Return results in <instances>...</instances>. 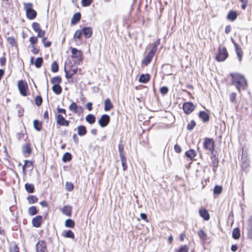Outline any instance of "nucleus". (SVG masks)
<instances>
[{"label":"nucleus","instance_id":"f257e3e1","mask_svg":"<svg viewBox=\"0 0 252 252\" xmlns=\"http://www.w3.org/2000/svg\"><path fill=\"white\" fill-rule=\"evenodd\" d=\"M231 84L234 85L239 93L245 90L248 87V81L246 77L238 73H230Z\"/></svg>","mask_w":252,"mask_h":252},{"label":"nucleus","instance_id":"f03ea898","mask_svg":"<svg viewBox=\"0 0 252 252\" xmlns=\"http://www.w3.org/2000/svg\"><path fill=\"white\" fill-rule=\"evenodd\" d=\"M57 111L55 119L57 126L68 127L70 125V122L65 119L66 110L64 108H57Z\"/></svg>","mask_w":252,"mask_h":252},{"label":"nucleus","instance_id":"7ed1b4c3","mask_svg":"<svg viewBox=\"0 0 252 252\" xmlns=\"http://www.w3.org/2000/svg\"><path fill=\"white\" fill-rule=\"evenodd\" d=\"M33 4L31 2L24 3V9L26 12V17L29 20H33L37 16V12L33 9Z\"/></svg>","mask_w":252,"mask_h":252},{"label":"nucleus","instance_id":"20e7f679","mask_svg":"<svg viewBox=\"0 0 252 252\" xmlns=\"http://www.w3.org/2000/svg\"><path fill=\"white\" fill-rule=\"evenodd\" d=\"M203 148L208 153L213 154L215 150V140L212 138L205 137L203 142Z\"/></svg>","mask_w":252,"mask_h":252},{"label":"nucleus","instance_id":"39448f33","mask_svg":"<svg viewBox=\"0 0 252 252\" xmlns=\"http://www.w3.org/2000/svg\"><path fill=\"white\" fill-rule=\"evenodd\" d=\"M228 57V53L224 46H220L216 53L215 59L219 62H224Z\"/></svg>","mask_w":252,"mask_h":252},{"label":"nucleus","instance_id":"423d86ee","mask_svg":"<svg viewBox=\"0 0 252 252\" xmlns=\"http://www.w3.org/2000/svg\"><path fill=\"white\" fill-rule=\"evenodd\" d=\"M70 50L71 52V58L74 63L78 64H80L83 59L82 51L75 48H70Z\"/></svg>","mask_w":252,"mask_h":252},{"label":"nucleus","instance_id":"0eeeda50","mask_svg":"<svg viewBox=\"0 0 252 252\" xmlns=\"http://www.w3.org/2000/svg\"><path fill=\"white\" fill-rule=\"evenodd\" d=\"M17 86L19 91L22 96H26L29 94V87L26 80H19L18 82Z\"/></svg>","mask_w":252,"mask_h":252},{"label":"nucleus","instance_id":"6e6552de","mask_svg":"<svg viewBox=\"0 0 252 252\" xmlns=\"http://www.w3.org/2000/svg\"><path fill=\"white\" fill-rule=\"evenodd\" d=\"M22 151L25 158L29 157L32 153V149L31 143L28 142L24 144L22 147Z\"/></svg>","mask_w":252,"mask_h":252},{"label":"nucleus","instance_id":"1a4fd4ad","mask_svg":"<svg viewBox=\"0 0 252 252\" xmlns=\"http://www.w3.org/2000/svg\"><path fill=\"white\" fill-rule=\"evenodd\" d=\"M32 27L33 31L37 33L38 36L43 37L45 35L46 32L44 30H42L39 23L37 22H33Z\"/></svg>","mask_w":252,"mask_h":252},{"label":"nucleus","instance_id":"9d476101","mask_svg":"<svg viewBox=\"0 0 252 252\" xmlns=\"http://www.w3.org/2000/svg\"><path fill=\"white\" fill-rule=\"evenodd\" d=\"M195 106L191 102H186L183 104L184 113L187 115L191 114L195 109Z\"/></svg>","mask_w":252,"mask_h":252},{"label":"nucleus","instance_id":"9b49d317","mask_svg":"<svg viewBox=\"0 0 252 252\" xmlns=\"http://www.w3.org/2000/svg\"><path fill=\"white\" fill-rule=\"evenodd\" d=\"M155 54L156 53L155 52H153V51L150 50L146 56L145 57H144V59L142 60V61H141L142 64L145 66H146L148 65H149L151 63Z\"/></svg>","mask_w":252,"mask_h":252},{"label":"nucleus","instance_id":"f8f14e48","mask_svg":"<svg viewBox=\"0 0 252 252\" xmlns=\"http://www.w3.org/2000/svg\"><path fill=\"white\" fill-rule=\"evenodd\" d=\"M110 121V116L107 114H103L101 116L100 118L98 121V123L101 127H104L106 126L109 124Z\"/></svg>","mask_w":252,"mask_h":252},{"label":"nucleus","instance_id":"ddd939ff","mask_svg":"<svg viewBox=\"0 0 252 252\" xmlns=\"http://www.w3.org/2000/svg\"><path fill=\"white\" fill-rule=\"evenodd\" d=\"M69 110L75 114H80L83 112V107L81 106L78 105L75 102H72L69 106Z\"/></svg>","mask_w":252,"mask_h":252},{"label":"nucleus","instance_id":"4468645a","mask_svg":"<svg viewBox=\"0 0 252 252\" xmlns=\"http://www.w3.org/2000/svg\"><path fill=\"white\" fill-rule=\"evenodd\" d=\"M80 30V31L82 32H81L83 36H84L85 38L88 39L90 38L93 34V29L91 27H83Z\"/></svg>","mask_w":252,"mask_h":252},{"label":"nucleus","instance_id":"2eb2a0df","mask_svg":"<svg viewBox=\"0 0 252 252\" xmlns=\"http://www.w3.org/2000/svg\"><path fill=\"white\" fill-rule=\"evenodd\" d=\"M82 32L80 31V30H77L75 32L73 35V40L76 42V45H81L83 43L82 41V36L83 35L82 34Z\"/></svg>","mask_w":252,"mask_h":252},{"label":"nucleus","instance_id":"dca6fc26","mask_svg":"<svg viewBox=\"0 0 252 252\" xmlns=\"http://www.w3.org/2000/svg\"><path fill=\"white\" fill-rule=\"evenodd\" d=\"M36 252H47V249L45 242L43 241H39L36 245Z\"/></svg>","mask_w":252,"mask_h":252},{"label":"nucleus","instance_id":"f3484780","mask_svg":"<svg viewBox=\"0 0 252 252\" xmlns=\"http://www.w3.org/2000/svg\"><path fill=\"white\" fill-rule=\"evenodd\" d=\"M32 222L34 227L38 228L41 226L43 222V217L40 215L36 216L32 219Z\"/></svg>","mask_w":252,"mask_h":252},{"label":"nucleus","instance_id":"a211bd4d","mask_svg":"<svg viewBox=\"0 0 252 252\" xmlns=\"http://www.w3.org/2000/svg\"><path fill=\"white\" fill-rule=\"evenodd\" d=\"M65 77L69 79L71 78L72 77L77 73L78 69L76 67H73L71 66L68 70H66L65 68Z\"/></svg>","mask_w":252,"mask_h":252},{"label":"nucleus","instance_id":"6ab92c4d","mask_svg":"<svg viewBox=\"0 0 252 252\" xmlns=\"http://www.w3.org/2000/svg\"><path fill=\"white\" fill-rule=\"evenodd\" d=\"M238 13L236 10H230L227 13L226 19L231 22L234 21L237 18Z\"/></svg>","mask_w":252,"mask_h":252},{"label":"nucleus","instance_id":"aec40b11","mask_svg":"<svg viewBox=\"0 0 252 252\" xmlns=\"http://www.w3.org/2000/svg\"><path fill=\"white\" fill-rule=\"evenodd\" d=\"M198 117L204 123L208 122L210 118L209 112L204 111H200L198 113Z\"/></svg>","mask_w":252,"mask_h":252},{"label":"nucleus","instance_id":"412c9836","mask_svg":"<svg viewBox=\"0 0 252 252\" xmlns=\"http://www.w3.org/2000/svg\"><path fill=\"white\" fill-rule=\"evenodd\" d=\"M34 58L33 57H31V61H30L31 64H34L36 68L41 67L43 64V58L42 57H38V58H36V59L35 60V61L34 62Z\"/></svg>","mask_w":252,"mask_h":252},{"label":"nucleus","instance_id":"4be33fe9","mask_svg":"<svg viewBox=\"0 0 252 252\" xmlns=\"http://www.w3.org/2000/svg\"><path fill=\"white\" fill-rule=\"evenodd\" d=\"M211 160L212 162V166H213V170L214 172L216 171L217 168L219 165L218 158L216 154H212L211 156Z\"/></svg>","mask_w":252,"mask_h":252},{"label":"nucleus","instance_id":"5701e85b","mask_svg":"<svg viewBox=\"0 0 252 252\" xmlns=\"http://www.w3.org/2000/svg\"><path fill=\"white\" fill-rule=\"evenodd\" d=\"M199 214L200 216L204 220L208 221L210 218V216L206 209L201 208L199 210Z\"/></svg>","mask_w":252,"mask_h":252},{"label":"nucleus","instance_id":"b1692460","mask_svg":"<svg viewBox=\"0 0 252 252\" xmlns=\"http://www.w3.org/2000/svg\"><path fill=\"white\" fill-rule=\"evenodd\" d=\"M24 164L22 167V172L23 175H25L26 174V168L31 167V170H32L33 168V163L34 161L25 160L24 161Z\"/></svg>","mask_w":252,"mask_h":252},{"label":"nucleus","instance_id":"393cba45","mask_svg":"<svg viewBox=\"0 0 252 252\" xmlns=\"http://www.w3.org/2000/svg\"><path fill=\"white\" fill-rule=\"evenodd\" d=\"M151 79V75L149 73L141 74L138 79V81L142 83H147Z\"/></svg>","mask_w":252,"mask_h":252},{"label":"nucleus","instance_id":"a878e982","mask_svg":"<svg viewBox=\"0 0 252 252\" xmlns=\"http://www.w3.org/2000/svg\"><path fill=\"white\" fill-rule=\"evenodd\" d=\"M234 47L238 60L239 62H241L243 56V51L241 47L236 43H234Z\"/></svg>","mask_w":252,"mask_h":252},{"label":"nucleus","instance_id":"bb28decb","mask_svg":"<svg viewBox=\"0 0 252 252\" xmlns=\"http://www.w3.org/2000/svg\"><path fill=\"white\" fill-rule=\"evenodd\" d=\"M62 212L67 217H70L72 215V208L69 205H66L61 209Z\"/></svg>","mask_w":252,"mask_h":252},{"label":"nucleus","instance_id":"cd10ccee","mask_svg":"<svg viewBox=\"0 0 252 252\" xmlns=\"http://www.w3.org/2000/svg\"><path fill=\"white\" fill-rule=\"evenodd\" d=\"M185 156L190 160H193L196 156V153L193 149H190L185 152Z\"/></svg>","mask_w":252,"mask_h":252},{"label":"nucleus","instance_id":"c85d7f7f","mask_svg":"<svg viewBox=\"0 0 252 252\" xmlns=\"http://www.w3.org/2000/svg\"><path fill=\"white\" fill-rule=\"evenodd\" d=\"M104 110L105 111H110L113 108V105L110 98H106L104 102Z\"/></svg>","mask_w":252,"mask_h":252},{"label":"nucleus","instance_id":"c756f323","mask_svg":"<svg viewBox=\"0 0 252 252\" xmlns=\"http://www.w3.org/2000/svg\"><path fill=\"white\" fill-rule=\"evenodd\" d=\"M81 15L80 13L77 12L74 14L71 20V24L73 25L76 24L81 19Z\"/></svg>","mask_w":252,"mask_h":252},{"label":"nucleus","instance_id":"7c9ffc66","mask_svg":"<svg viewBox=\"0 0 252 252\" xmlns=\"http://www.w3.org/2000/svg\"><path fill=\"white\" fill-rule=\"evenodd\" d=\"M62 82V79L60 76H56L51 79V83L53 85H60Z\"/></svg>","mask_w":252,"mask_h":252},{"label":"nucleus","instance_id":"2f4dec72","mask_svg":"<svg viewBox=\"0 0 252 252\" xmlns=\"http://www.w3.org/2000/svg\"><path fill=\"white\" fill-rule=\"evenodd\" d=\"M78 134L80 136H84L87 132L86 127L83 125L79 126L77 127Z\"/></svg>","mask_w":252,"mask_h":252},{"label":"nucleus","instance_id":"473e14b6","mask_svg":"<svg viewBox=\"0 0 252 252\" xmlns=\"http://www.w3.org/2000/svg\"><path fill=\"white\" fill-rule=\"evenodd\" d=\"M248 237L252 239V215L248 220Z\"/></svg>","mask_w":252,"mask_h":252},{"label":"nucleus","instance_id":"72a5a7b5","mask_svg":"<svg viewBox=\"0 0 252 252\" xmlns=\"http://www.w3.org/2000/svg\"><path fill=\"white\" fill-rule=\"evenodd\" d=\"M62 236L65 238H74V234L71 230H64L62 233Z\"/></svg>","mask_w":252,"mask_h":252},{"label":"nucleus","instance_id":"f704fd0d","mask_svg":"<svg viewBox=\"0 0 252 252\" xmlns=\"http://www.w3.org/2000/svg\"><path fill=\"white\" fill-rule=\"evenodd\" d=\"M85 119L86 121L91 125L94 124L96 120L95 116L92 114H90L87 115Z\"/></svg>","mask_w":252,"mask_h":252},{"label":"nucleus","instance_id":"c9c22d12","mask_svg":"<svg viewBox=\"0 0 252 252\" xmlns=\"http://www.w3.org/2000/svg\"><path fill=\"white\" fill-rule=\"evenodd\" d=\"M16 138L18 141L22 140L26 141L28 139V136L26 133L19 132L16 134Z\"/></svg>","mask_w":252,"mask_h":252},{"label":"nucleus","instance_id":"e433bc0d","mask_svg":"<svg viewBox=\"0 0 252 252\" xmlns=\"http://www.w3.org/2000/svg\"><path fill=\"white\" fill-rule=\"evenodd\" d=\"M33 127L38 131H40L42 128V123L37 120L33 121Z\"/></svg>","mask_w":252,"mask_h":252},{"label":"nucleus","instance_id":"4c0bfd02","mask_svg":"<svg viewBox=\"0 0 252 252\" xmlns=\"http://www.w3.org/2000/svg\"><path fill=\"white\" fill-rule=\"evenodd\" d=\"M38 37L39 36H38V35H37V36L32 35L30 37L29 42L30 43L31 46L36 45L38 41Z\"/></svg>","mask_w":252,"mask_h":252},{"label":"nucleus","instance_id":"58836bf2","mask_svg":"<svg viewBox=\"0 0 252 252\" xmlns=\"http://www.w3.org/2000/svg\"><path fill=\"white\" fill-rule=\"evenodd\" d=\"M28 214L30 216H34L38 213V210L35 206H32L28 209Z\"/></svg>","mask_w":252,"mask_h":252},{"label":"nucleus","instance_id":"ea45409f","mask_svg":"<svg viewBox=\"0 0 252 252\" xmlns=\"http://www.w3.org/2000/svg\"><path fill=\"white\" fill-rule=\"evenodd\" d=\"M39 38H42L41 42L43 43L44 47L47 48L51 46L52 42L50 41L47 40V37H45V35L43 37H39Z\"/></svg>","mask_w":252,"mask_h":252},{"label":"nucleus","instance_id":"a19ab883","mask_svg":"<svg viewBox=\"0 0 252 252\" xmlns=\"http://www.w3.org/2000/svg\"><path fill=\"white\" fill-rule=\"evenodd\" d=\"M52 89L54 93L57 95L60 94L62 92V88L60 85H53Z\"/></svg>","mask_w":252,"mask_h":252},{"label":"nucleus","instance_id":"79ce46f5","mask_svg":"<svg viewBox=\"0 0 252 252\" xmlns=\"http://www.w3.org/2000/svg\"><path fill=\"white\" fill-rule=\"evenodd\" d=\"M27 200L28 201L29 203L32 204L37 202L38 198L35 195H31L27 197Z\"/></svg>","mask_w":252,"mask_h":252},{"label":"nucleus","instance_id":"37998d69","mask_svg":"<svg viewBox=\"0 0 252 252\" xmlns=\"http://www.w3.org/2000/svg\"><path fill=\"white\" fill-rule=\"evenodd\" d=\"M7 41L11 46L18 47V43L14 36H10L7 38Z\"/></svg>","mask_w":252,"mask_h":252},{"label":"nucleus","instance_id":"c03bdc74","mask_svg":"<svg viewBox=\"0 0 252 252\" xmlns=\"http://www.w3.org/2000/svg\"><path fill=\"white\" fill-rule=\"evenodd\" d=\"M189 247L187 245H183L176 249L175 252H189Z\"/></svg>","mask_w":252,"mask_h":252},{"label":"nucleus","instance_id":"a18cd8bd","mask_svg":"<svg viewBox=\"0 0 252 252\" xmlns=\"http://www.w3.org/2000/svg\"><path fill=\"white\" fill-rule=\"evenodd\" d=\"M240 236V231L239 228H235L232 231V237L234 239H238Z\"/></svg>","mask_w":252,"mask_h":252},{"label":"nucleus","instance_id":"49530a36","mask_svg":"<svg viewBox=\"0 0 252 252\" xmlns=\"http://www.w3.org/2000/svg\"><path fill=\"white\" fill-rule=\"evenodd\" d=\"M26 190L29 193H32L34 191V185L32 184L26 183L25 185Z\"/></svg>","mask_w":252,"mask_h":252},{"label":"nucleus","instance_id":"de8ad7c7","mask_svg":"<svg viewBox=\"0 0 252 252\" xmlns=\"http://www.w3.org/2000/svg\"><path fill=\"white\" fill-rule=\"evenodd\" d=\"M241 161L242 162V168L244 167L246 168L249 165V161L243 153L241 157Z\"/></svg>","mask_w":252,"mask_h":252},{"label":"nucleus","instance_id":"09e8293b","mask_svg":"<svg viewBox=\"0 0 252 252\" xmlns=\"http://www.w3.org/2000/svg\"><path fill=\"white\" fill-rule=\"evenodd\" d=\"M222 192V187L221 186L216 185L213 189L214 194H220Z\"/></svg>","mask_w":252,"mask_h":252},{"label":"nucleus","instance_id":"8fccbe9b","mask_svg":"<svg viewBox=\"0 0 252 252\" xmlns=\"http://www.w3.org/2000/svg\"><path fill=\"white\" fill-rule=\"evenodd\" d=\"M65 226L66 227L73 228L75 227V222L71 219H67L65 221Z\"/></svg>","mask_w":252,"mask_h":252},{"label":"nucleus","instance_id":"3c124183","mask_svg":"<svg viewBox=\"0 0 252 252\" xmlns=\"http://www.w3.org/2000/svg\"><path fill=\"white\" fill-rule=\"evenodd\" d=\"M72 159L71 154L69 153H65L63 157V161L64 162L69 161Z\"/></svg>","mask_w":252,"mask_h":252},{"label":"nucleus","instance_id":"603ef678","mask_svg":"<svg viewBox=\"0 0 252 252\" xmlns=\"http://www.w3.org/2000/svg\"><path fill=\"white\" fill-rule=\"evenodd\" d=\"M160 39H158L156 41L154 42L153 47H152L150 50L156 53L158 49V46L160 44Z\"/></svg>","mask_w":252,"mask_h":252},{"label":"nucleus","instance_id":"864d4df0","mask_svg":"<svg viewBox=\"0 0 252 252\" xmlns=\"http://www.w3.org/2000/svg\"><path fill=\"white\" fill-rule=\"evenodd\" d=\"M51 71L53 72H57L59 71V64L57 62L54 61L51 64Z\"/></svg>","mask_w":252,"mask_h":252},{"label":"nucleus","instance_id":"5fc2aeb1","mask_svg":"<svg viewBox=\"0 0 252 252\" xmlns=\"http://www.w3.org/2000/svg\"><path fill=\"white\" fill-rule=\"evenodd\" d=\"M122 165L123 166V169L124 171H126L127 169V165L126 164V157H120Z\"/></svg>","mask_w":252,"mask_h":252},{"label":"nucleus","instance_id":"6e6d98bb","mask_svg":"<svg viewBox=\"0 0 252 252\" xmlns=\"http://www.w3.org/2000/svg\"><path fill=\"white\" fill-rule=\"evenodd\" d=\"M35 103L37 106H40L42 103V98L41 95H37L35 97Z\"/></svg>","mask_w":252,"mask_h":252},{"label":"nucleus","instance_id":"4d7b16f0","mask_svg":"<svg viewBox=\"0 0 252 252\" xmlns=\"http://www.w3.org/2000/svg\"><path fill=\"white\" fill-rule=\"evenodd\" d=\"M94 0H81V4L83 7L90 6L93 2Z\"/></svg>","mask_w":252,"mask_h":252},{"label":"nucleus","instance_id":"13d9d810","mask_svg":"<svg viewBox=\"0 0 252 252\" xmlns=\"http://www.w3.org/2000/svg\"><path fill=\"white\" fill-rule=\"evenodd\" d=\"M10 252H20V249L17 244L14 243L13 245L10 247Z\"/></svg>","mask_w":252,"mask_h":252},{"label":"nucleus","instance_id":"bf43d9fd","mask_svg":"<svg viewBox=\"0 0 252 252\" xmlns=\"http://www.w3.org/2000/svg\"><path fill=\"white\" fill-rule=\"evenodd\" d=\"M196 126V123L194 120H191L187 125V129L189 130H192Z\"/></svg>","mask_w":252,"mask_h":252},{"label":"nucleus","instance_id":"052dcab7","mask_svg":"<svg viewBox=\"0 0 252 252\" xmlns=\"http://www.w3.org/2000/svg\"><path fill=\"white\" fill-rule=\"evenodd\" d=\"M198 235L199 238L203 240H206L207 238V235L203 230H199L198 231Z\"/></svg>","mask_w":252,"mask_h":252},{"label":"nucleus","instance_id":"680f3d73","mask_svg":"<svg viewBox=\"0 0 252 252\" xmlns=\"http://www.w3.org/2000/svg\"><path fill=\"white\" fill-rule=\"evenodd\" d=\"M65 189L68 191H71L74 189V185L71 182H66L65 184Z\"/></svg>","mask_w":252,"mask_h":252},{"label":"nucleus","instance_id":"e2e57ef3","mask_svg":"<svg viewBox=\"0 0 252 252\" xmlns=\"http://www.w3.org/2000/svg\"><path fill=\"white\" fill-rule=\"evenodd\" d=\"M31 47H32L31 52L34 55H37L39 53L40 51L39 47L37 46V45L32 46Z\"/></svg>","mask_w":252,"mask_h":252},{"label":"nucleus","instance_id":"0e129e2a","mask_svg":"<svg viewBox=\"0 0 252 252\" xmlns=\"http://www.w3.org/2000/svg\"><path fill=\"white\" fill-rule=\"evenodd\" d=\"M237 97V94L235 92L231 93L229 95L230 101L232 103H234L236 101Z\"/></svg>","mask_w":252,"mask_h":252},{"label":"nucleus","instance_id":"69168bd1","mask_svg":"<svg viewBox=\"0 0 252 252\" xmlns=\"http://www.w3.org/2000/svg\"><path fill=\"white\" fill-rule=\"evenodd\" d=\"M119 151L120 153V157H125L124 153V146L122 143H120L118 145Z\"/></svg>","mask_w":252,"mask_h":252},{"label":"nucleus","instance_id":"338daca9","mask_svg":"<svg viewBox=\"0 0 252 252\" xmlns=\"http://www.w3.org/2000/svg\"><path fill=\"white\" fill-rule=\"evenodd\" d=\"M169 89L167 87H162L159 89V92L162 95H165L168 92Z\"/></svg>","mask_w":252,"mask_h":252},{"label":"nucleus","instance_id":"774afa93","mask_svg":"<svg viewBox=\"0 0 252 252\" xmlns=\"http://www.w3.org/2000/svg\"><path fill=\"white\" fill-rule=\"evenodd\" d=\"M240 2L242 3L241 5V8L243 10H245L248 4V0H239Z\"/></svg>","mask_w":252,"mask_h":252}]
</instances>
